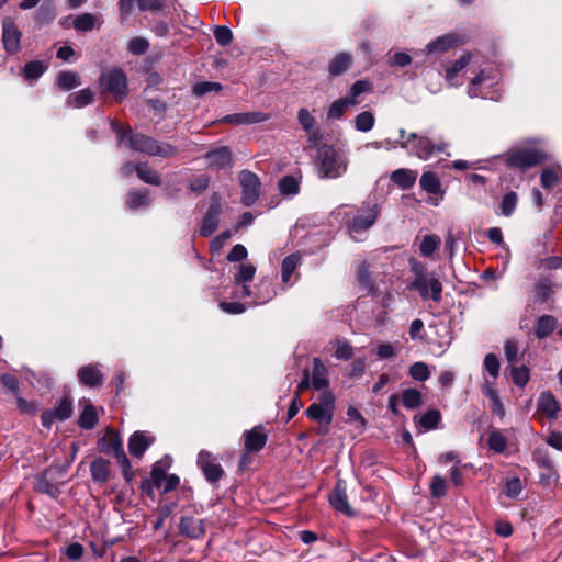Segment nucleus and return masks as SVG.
I'll use <instances>...</instances> for the list:
<instances>
[{
    "label": "nucleus",
    "instance_id": "nucleus-1",
    "mask_svg": "<svg viewBox=\"0 0 562 562\" xmlns=\"http://www.w3.org/2000/svg\"><path fill=\"white\" fill-rule=\"evenodd\" d=\"M112 128L116 133L120 142H123L124 138L128 136L130 147L134 150L162 158L175 157L178 153L177 147L168 143H159L143 134L131 135V127L128 125L114 122L112 123Z\"/></svg>",
    "mask_w": 562,
    "mask_h": 562
},
{
    "label": "nucleus",
    "instance_id": "nucleus-2",
    "mask_svg": "<svg viewBox=\"0 0 562 562\" xmlns=\"http://www.w3.org/2000/svg\"><path fill=\"white\" fill-rule=\"evenodd\" d=\"M380 209L376 203L366 202L360 207L346 213L345 221L349 234L357 239V235L367 232L376 222Z\"/></svg>",
    "mask_w": 562,
    "mask_h": 562
},
{
    "label": "nucleus",
    "instance_id": "nucleus-3",
    "mask_svg": "<svg viewBox=\"0 0 562 562\" xmlns=\"http://www.w3.org/2000/svg\"><path fill=\"white\" fill-rule=\"evenodd\" d=\"M401 147L412 149L414 154L423 160H427L434 153L445 150L443 144H436L429 137L417 135L415 133L407 134L404 130L400 131Z\"/></svg>",
    "mask_w": 562,
    "mask_h": 562
},
{
    "label": "nucleus",
    "instance_id": "nucleus-4",
    "mask_svg": "<svg viewBox=\"0 0 562 562\" xmlns=\"http://www.w3.org/2000/svg\"><path fill=\"white\" fill-rule=\"evenodd\" d=\"M548 154L538 148H518L509 151L506 156L508 167L519 170H527L547 161Z\"/></svg>",
    "mask_w": 562,
    "mask_h": 562
},
{
    "label": "nucleus",
    "instance_id": "nucleus-5",
    "mask_svg": "<svg viewBox=\"0 0 562 562\" xmlns=\"http://www.w3.org/2000/svg\"><path fill=\"white\" fill-rule=\"evenodd\" d=\"M348 167L347 158L340 155L334 147H324L319 154V172L324 178H338Z\"/></svg>",
    "mask_w": 562,
    "mask_h": 562
},
{
    "label": "nucleus",
    "instance_id": "nucleus-6",
    "mask_svg": "<svg viewBox=\"0 0 562 562\" xmlns=\"http://www.w3.org/2000/svg\"><path fill=\"white\" fill-rule=\"evenodd\" d=\"M335 396L331 392L325 390L319 395V402L311 404L306 409L305 414L311 419L327 427L333 420Z\"/></svg>",
    "mask_w": 562,
    "mask_h": 562
},
{
    "label": "nucleus",
    "instance_id": "nucleus-7",
    "mask_svg": "<svg viewBox=\"0 0 562 562\" xmlns=\"http://www.w3.org/2000/svg\"><path fill=\"white\" fill-rule=\"evenodd\" d=\"M408 289L417 291L424 300L431 299L436 303L441 301V282L437 278L428 279L423 270L416 272Z\"/></svg>",
    "mask_w": 562,
    "mask_h": 562
},
{
    "label": "nucleus",
    "instance_id": "nucleus-8",
    "mask_svg": "<svg viewBox=\"0 0 562 562\" xmlns=\"http://www.w3.org/2000/svg\"><path fill=\"white\" fill-rule=\"evenodd\" d=\"M100 85L103 90L110 92L119 101L127 95V79L121 69H111L102 74Z\"/></svg>",
    "mask_w": 562,
    "mask_h": 562
},
{
    "label": "nucleus",
    "instance_id": "nucleus-9",
    "mask_svg": "<svg viewBox=\"0 0 562 562\" xmlns=\"http://www.w3.org/2000/svg\"><path fill=\"white\" fill-rule=\"evenodd\" d=\"M244 452L240 459V467L246 464V459L249 453H256L262 450L267 443L268 436L265 427L261 425L255 426L243 434Z\"/></svg>",
    "mask_w": 562,
    "mask_h": 562
},
{
    "label": "nucleus",
    "instance_id": "nucleus-10",
    "mask_svg": "<svg viewBox=\"0 0 562 562\" xmlns=\"http://www.w3.org/2000/svg\"><path fill=\"white\" fill-rule=\"evenodd\" d=\"M561 412V405L551 391H543L537 400V408L533 417L543 422L557 420Z\"/></svg>",
    "mask_w": 562,
    "mask_h": 562
},
{
    "label": "nucleus",
    "instance_id": "nucleus-11",
    "mask_svg": "<svg viewBox=\"0 0 562 562\" xmlns=\"http://www.w3.org/2000/svg\"><path fill=\"white\" fill-rule=\"evenodd\" d=\"M72 411V400L69 395H65L57 402L53 409H46L42 413V425L46 428H50L54 422H64L70 418Z\"/></svg>",
    "mask_w": 562,
    "mask_h": 562
},
{
    "label": "nucleus",
    "instance_id": "nucleus-12",
    "mask_svg": "<svg viewBox=\"0 0 562 562\" xmlns=\"http://www.w3.org/2000/svg\"><path fill=\"white\" fill-rule=\"evenodd\" d=\"M256 267L250 262L240 263L237 267V272L234 276L235 290L233 297L251 296V290L247 283L254 279Z\"/></svg>",
    "mask_w": 562,
    "mask_h": 562
},
{
    "label": "nucleus",
    "instance_id": "nucleus-13",
    "mask_svg": "<svg viewBox=\"0 0 562 562\" xmlns=\"http://www.w3.org/2000/svg\"><path fill=\"white\" fill-rule=\"evenodd\" d=\"M239 181L241 186V202L250 206L252 205L260 194V181L257 175L251 171H241L239 173Z\"/></svg>",
    "mask_w": 562,
    "mask_h": 562
},
{
    "label": "nucleus",
    "instance_id": "nucleus-14",
    "mask_svg": "<svg viewBox=\"0 0 562 562\" xmlns=\"http://www.w3.org/2000/svg\"><path fill=\"white\" fill-rule=\"evenodd\" d=\"M21 37L22 32L14 20L10 16L4 18L2 21V42L8 54L14 55L20 50Z\"/></svg>",
    "mask_w": 562,
    "mask_h": 562
},
{
    "label": "nucleus",
    "instance_id": "nucleus-15",
    "mask_svg": "<svg viewBox=\"0 0 562 562\" xmlns=\"http://www.w3.org/2000/svg\"><path fill=\"white\" fill-rule=\"evenodd\" d=\"M198 465L203 472L205 479L210 483L218 482L223 475L224 470L222 465L216 461L215 457L209 451H201L198 456Z\"/></svg>",
    "mask_w": 562,
    "mask_h": 562
},
{
    "label": "nucleus",
    "instance_id": "nucleus-16",
    "mask_svg": "<svg viewBox=\"0 0 562 562\" xmlns=\"http://www.w3.org/2000/svg\"><path fill=\"white\" fill-rule=\"evenodd\" d=\"M297 121L307 135V142L311 145H317L322 138V133L316 125L315 117L307 109L303 108L297 112Z\"/></svg>",
    "mask_w": 562,
    "mask_h": 562
},
{
    "label": "nucleus",
    "instance_id": "nucleus-17",
    "mask_svg": "<svg viewBox=\"0 0 562 562\" xmlns=\"http://www.w3.org/2000/svg\"><path fill=\"white\" fill-rule=\"evenodd\" d=\"M78 380L89 387H99L103 384V374L98 364H87L78 370Z\"/></svg>",
    "mask_w": 562,
    "mask_h": 562
},
{
    "label": "nucleus",
    "instance_id": "nucleus-18",
    "mask_svg": "<svg viewBox=\"0 0 562 562\" xmlns=\"http://www.w3.org/2000/svg\"><path fill=\"white\" fill-rule=\"evenodd\" d=\"M540 182L546 190H553L562 186V168L559 164L544 167L540 175Z\"/></svg>",
    "mask_w": 562,
    "mask_h": 562
},
{
    "label": "nucleus",
    "instance_id": "nucleus-19",
    "mask_svg": "<svg viewBox=\"0 0 562 562\" xmlns=\"http://www.w3.org/2000/svg\"><path fill=\"white\" fill-rule=\"evenodd\" d=\"M310 380L312 382V387L317 391L325 390L328 386V369L318 358H314L313 360Z\"/></svg>",
    "mask_w": 562,
    "mask_h": 562
},
{
    "label": "nucleus",
    "instance_id": "nucleus-20",
    "mask_svg": "<svg viewBox=\"0 0 562 562\" xmlns=\"http://www.w3.org/2000/svg\"><path fill=\"white\" fill-rule=\"evenodd\" d=\"M153 441V437L143 431H136L130 437L128 451L133 457L142 458Z\"/></svg>",
    "mask_w": 562,
    "mask_h": 562
},
{
    "label": "nucleus",
    "instance_id": "nucleus-21",
    "mask_svg": "<svg viewBox=\"0 0 562 562\" xmlns=\"http://www.w3.org/2000/svg\"><path fill=\"white\" fill-rule=\"evenodd\" d=\"M221 214V206L218 203H213L202 220L200 226V235L203 237L211 236L217 228L218 216Z\"/></svg>",
    "mask_w": 562,
    "mask_h": 562
},
{
    "label": "nucleus",
    "instance_id": "nucleus-22",
    "mask_svg": "<svg viewBox=\"0 0 562 562\" xmlns=\"http://www.w3.org/2000/svg\"><path fill=\"white\" fill-rule=\"evenodd\" d=\"M268 120V115L262 112H246L226 115L222 122L235 125H248L261 123Z\"/></svg>",
    "mask_w": 562,
    "mask_h": 562
},
{
    "label": "nucleus",
    "instance_id": "nucleus-23",
    "mask_svg": "<svg viewBox=\"0 0 562 562\" xmlns=\"http://www.w3.org/2000/svg\"><path fill=\"white\" fill-rule=\"evenodd\" d=\"M328 501L330 505L338 512L347 515L353 516L355 512L348 503V497L345 488L337 484L334 491L329 494Z\"/></svg>",
    "mask_w": 562,
    "mask_h": 562
},
{
    "label": "nucleus",
    "instance_id": "nucleus-24",
    "mask_svg": "<svg viewBox=\"0 0 562 562\" xmlns=\"http://www.w3.org/2000/svg\"><path fill=\"white\" fill-rule=\"evenodd\" d=\"M205 158L207 159L209 167L222 169L231 165L232 151L227 146H222L209 151Z\"/></svg>",
    "mask_w": 562,
    "mask_h": 562
},
{
    "label": "nucleus",
    "instance_id": "nucleus-25",
    "mask_svg": "<svg viewBox=\"0 0 562 562\" xmlns=\"http://www.w3.org/2000/svg\"><path fill=\"white\" fill-rule=\"evenodd\" d=\"M276 294L272 282L269 279H261L256 284V290L251 291L252 303L265 304L269 302Z\"/></svg>",
    "mask_w": 562,
    "mask_h": 562
},
{
    "label": "nucleus",
    "instance_id": "nucleus-26",
    "mask_svg": "<svg viewBox=\"0 0 562 562\" xmlns=\"http://www.w3.org/2000/svg\"><path fill=\"white\" fill-rule=\"evenodd\" d=\"M80 405L82 406V412L79 416L78 424L83 429H92L98 423V413L94 405L90 402V400H81Z\"/></svg>",
    "mask_w": 562,
    "mask_h": 562
},
{
    "label": "nucleus",
    "instance_id": "nucleus-27",
    "mask_svg": "<svg viewBox=\"0 0 562 562\" xmlns=\"http://www.w3.org/2000/svg\"><path fill=\"white\" fill-rule=\"evenodd\" d=\"M418 177V172L412 169H397L391 173V181L403 190L411 189Z\"/></svg>",
    "mask_w": 562,
    "mask_h": 562
},
{
    "label": "nucleus",
    "instance_id": "nucleus-28",
    "mask_svg": "<svg viewBox=\"0 0 562 562\" xmlns=\"http://www.w3.org/2000/svg\"><path fill=\"white\" fill-rule=\"evenodd\" d=\"M180 531L189 538L196 539L204 535L203 521L193 517H183L180 521Z\"/></svg>",
    "mask_w": 562,
    "mask_h": 562
},
{
    "label": "nucleus",
    "instance_id": "nucleus-29",
    "mask_svg": "<svg viewBox=\"0 0 562 562\" xmlns=\"http://www.w3.org/2000/svg\"><path fill=\"white\" fill-rule=\"evenodd\" d=\"M533 292L537 301L547 303L555 294V284L548 278L539 279L535 284Z\"/></svg>",
    "mask_w": 562,
    "mask_h": 562
},
{
    "label": "nucleus",
    "instance_id": "nucleus-30",
    "mask_svg": "<svg viewBox=\"0 0 562 562\" xmlns=\"http://www.w3.org/2000/svg\"><path fill=\"white\" fill-rule=\"evenodd\" d=\"M104 440L106 441V447L103 448V451L113 454L117 459L119 463L127 464V457L124 452L122 440L119 438V436L109 434L108 438H104Z\"/></svg>",
    "mask_w": 562,
    "mask_h": 562
},
{
    "label": "nucleus",
    "instance_id": "nucleus-31",
    "mask_svg": "<svg viewBox=\"0 0 562 562\" xmlns=\"http://www.w3.org/2000/svg\"><path fill=\"white\" fill-rule=\"evenodd\" d=\"M472 55L470 53L463 54L458 60L452 63L446 68L445 77L446 80L451 85H457L456 78L458 75L470 64Z\"/></svg>",
    "mask_w": 562,
    "mask_h": 562
},
{
    "label": "nucleus",
    "instance_id": "nucleus-32",
    "mask_svg": "<svg viewBox=\"0 0 562 562\" xmlns=\"http://www.w3.org/2000/svg\"><path fill=\"white\" fill-rule=\"evenodd\" d=\"M352 63V56L348 53H339L329 63L328 70L331 76H339L347 71Z\"/></svg>",
    "mask_w": 562,
    "mask_h": 562
},
{
    "label": "nucleus",
    "instance_id": "nucleus-33",
    "mask_svg": "<svg viewBox=\"0 0 562 562\" xmlns=\"http://www.w3.org/2000/svg\"><path fill=\"white\" fill-rule=\"evenodd\" d=\"M90 471L95 482L104 483L110 477V462L103 458H98L91 462Z\"/></svg>",
    "mask_w": 562,
    "mask_h": 562
},
{
    "label": "nucleus",
    "instance_id": "nucleus-34",
    "mask_svg": "<svg viewBox=\"0 0 562 562\" xmlns=\"http://www.w3.org/2000/svg\"><path fill=\"white\" fill-rule=\"evenodd\" d=\"M420 188L427 193L437 195L441 192V182L438 176L432 171H426L422 175L419 180Z\"/></svg>",
    "mask_w": 562,
    "mask_h": 562
},
{
    "label": "nucleus",
    "instance_id": "nucleus-35",
    "mask_svg": "<svg viewBox=\"0 0 562 562\" xmlns=\"http://www.w3.org/2000/svg\"><path fill=\"white\" fill-rule=\"evenodd\" d=\"M557 326V319L551 315L540 316L535 325V335L539 339H543L554 330Z\"/></svg>",
    "mask_w": 562,
    "mask_h": 562
},
{
    "label": "nucleus",
    "instance_id": "nucleus-36",
    "mask_svg": "<svg viewBox=\"0 0 562 562\" xmlns=\"http://www.w3.org/2000/svg\"><path fill=\"white\" fill-rule=\"evenodd\" d=\"M135 171L140 180L153 186H160L161 178L157 170L148 164H137Z\"/></svg>",
    "mask_w": 562,
    "mask_h": 562
},
{
    "label": "nucleus",
    "instance_id": "nucleus-37",
    "mask_svg": "<svg viewBox=\"0 0 562 562\" xmlns=\"http://www.w3.org/2000/svg\"><path fill=\"white\" fill-rule=\"evenodd\" d=\"M301 176H284L278 182V188L283 195H295L300 191Z\"/></svg>",
    "mask_w": 562,
    "mask_h": 562
},
{
    "label": "nucleus",
    "instance_id": "nucleus-38",
    "mask_svg": "<svg viewBox=\"0 0 562 562\" xmlns=\"http://www.w3.org/2000/svg\"><path fill=\"white\" fill-rule=\"evenodd\" d=\"M56 85L61 90H71L80 85V78L75 71H60L56 77Z\"/></svg>",
    "mask_w": 562,
    "mask_h": 562
},
{
    "label": "nucleus",
    "instance_id": "nucleus-39",
    "mask_svg": "<svg viewBox=\"0 0 562 562\" xmlns=\"http://www.w3.org/2000/svg\"><path fill=\"white\" fill-rule=\"evenodd\" d=\"M300 261L301 258L296 254H292L283 259L281 266V277L284 283L290 282L292 274L300 265Z\"/></svg>",
    "mask_w": 562,
    "mask_h": 562
},
{
    "label": "nucleus",
    "instance_id": "nucleus-40",
    "mask_svg": "<svg viewBox=\"0 0 562 562\" xmlns=\"http://www.w3.org/2000/svg\"><path fill=\"white\" fill-rule=\"evenodd\" d=\"M92 100L93 93L89 89H82L67 98V105L70 108H83L90 104Z\"/></svg>",
    "mask_w": 562,
    "mask_h": 562
},
{
    "label": "nucleus",
    "instance_id": "nucleus-41",
    "mask_svg": "<svg viewBox=\"0 0 562 562\" xmlns=\"http://www.w3.org/2000/svg\"><path fill=\"white\" fill-rule=\"evenodd\" d=\"M372 86L368 80H358L351 86L348 95L345 98L349 101V104L355 106L360 103L359 97L364 92H369Z\"/></svg>",
    "mask_w": 562,
    "mask_h": 562
},
{
    "label": "nucleus",
    "instance_id": "nucleus-42",
    "mask_svg": "<svg viewBox=\"0 0 562 562\" xmlns=\"http://www.w3.org/2000/svg\"><path fill=\"white\" fill-rule=\"evenodd\" d=\"M453 35H443L427 45L428 53L446 52L456 44Z\"/></svg>",
    "mask_w": 562,
    "mask_h": 562
},
{
    "label": "nucleus",
    "instance_id": "nucleus-43",
    "mask_svg": "<svg viewBox=\"0 0 562 562\" xmlns=\"http://www.w3.org/2000/svg\"><path fill=\"white\" fill-rule=\"evenodd\" d=\"M423 401L422 393L416 389H406L402 393V403L408 409L420 406Z\"/></svg>",
    "mask_w": 562,
    "mask_h": 562
},
{
    "label": "nucleus",
    "instance_id": "nucleus-44",
    "mask_svg": "<svg viewBox=\"0 0 562 562\" xmlns=\"http://www.w3.org/2000/svg\"><path fill=\"white\" fill-rule=\"evenodd\" d=\"M350 106H353V105L349 104V101L346 98H340V99L334 101L327 111V119L328 120L340 119Z\"/></svg>",
    "mask_w": 562,
    "mask_h": 562
},
{
    "label": "nucleus",
    "instance_id": "nucleus-45",
    "mask_svg": "<svg viewBox=\"0 0 562 562\" xmlns=\"http://www.w3.org/2000/svg\"><path fill=\"white\" fill-rule=\"evenodd\" d=\"M375 119L370 111H363L355 117V127L360 132H369L373 128Z\"/></svg>",
    "mask_w": 562,
    "mask_h": 562
},
{
    "label": "nucleus",
    "instance_id": "nucleus-46",
    "mask_svg": "<svg viewBox=\"0 0 562 562\" xmlns=\"http://www.w3.org/2000/svg\"><path fill=\"white\" fill-rule=\"evenodd\" d=\"M441 240L437 235H427L423 238L419 251L424 257H430L439 247Z\"/></svg>",
    "mask_w": 562,
    "mask_h": 562
},
{
    "label": "nucleus",
    "instance_id": "nucleus-47",
    "mask_svg": "<svg viewBox=\"0 0 562 562\" xmlns=\"http://www.w3.org/2000/svg\"><path fill=\"white\" fill-rule=\"evenodd\" d=\"M510 375L514 384L519 387L526 386L530 380L529 369L526 366H513L510 368Z\"/></svg>",
    "mask_w": 562,
    "mask_h": 562
},
{
    "label": "nucleus",
    "instance_id": "nucleus-48",
    "mask_svg": "<svg viewBox=\"0 0 562 562\" xmlns=\"http://www.w3.org/2000/svg\"><path fill=\"white\" fill-rule=\"evenodd\" d=\"M46 70V66L40 60L29 61L23 69V75L27 80L40 78Z\"/></svg>",
    "mask_w": 562,
    "mask_h": 562
},
{
    "label": "nucleus",
    "instance_id": "nucleus-49",
    "mask_svg": "<svg viewBox=\"0 0 562 562\" xmlns=\"http://www.w3.org/2000/svg\"><path fill=\"white\" fill-rule=\"evenodd\" d=\"M488 448L494 452L502 453L507 448V439L499 431H492L487 440Z\"/></svg>",
    "mask_w": 562,
    "mask_h": 562
},
{
    "label": "nucleus",
    "instance_id": "nucleus-50",
    "mask_svg": "<svg viewBox=\"0 0 562 562\" xmlns=\"http://www.w3.org/2000/svg\"><path fill=\"white\" fill-rule=\"evenodd\" d=\"M441 420L440 412L437 409H430L426 412L419 419V425L425 429H435Z\"/></svg>",
    "mask_w": 562,
    "mask_h": 562
},
{
    "label": "nucleus",
    "instance_id": "nucleus-51",
    "mask_svg": "<svg viewBox=\"0 0 562 562\" xmlns=\"http://www.w3.org/2000/svg\"><path fill=\"white\" fill-rule=\"evenodd\" d=\"M517 202H518L517 193L514 191L507 192L503 196L502 202H501L502 214L504 216H510L516 209Z\"/></svg>",
    "mask_w": 562,
    "mask_h": 562
},
{
    "label": "nucleus",
    "instance_id": "nucleus-52",
    "mask_svg": "<svg viewBox=\"0 0 562 562\" xmlns=\"http://www.w3.org/2000/svg\"><path fill=\"white\" fill-rule=\"evenodd\" d=\"M409 375L416 381L424 382L430 376V371L425 362L418 361L409 367Z\"/></svg>",
    "mask_w": 562,
    "mask_h": 562
},
{
    "label": "nucleus",
    "instance_id": "nucleus-53",
    "mask_svg": "<svg viewBox=\"0 0 562 562\" xmlns=\"http://www.w3.org/2000/svg\"><path fill=\"white\" fill-rule=\"evenodd\" d=\"M524 484L518 476L512 477L506 481L504 493L509 498H516L522 491Z\"/></svg>",
    "mask_w": 562,
    "mask_h": 562
},
{
    "label": "nucleus",
    "instance_id": "nucleus-54",
    "mask_svg": "<svg viewBox=\"0 0 562 562\" xmlns=\"http://www.w3.org/2000/svg\"><path fill=\"white\" fill-rule=\"evenodd\" d=\"M95 18L90 13L77 16L74 21V27L78 31H91L94 27Z\"/></svg>",
    "mask_w": 562,
    "mask_h": 562
},
{
    "label": "nucleus",
    "instance_id": "nucleus-55",
    "mask_svg": "<svg viewBox=\"0 0 562 562\" xmlns=\"http://www.w3.org/2000/svg\"><path fill=\"white\" fill-rule=\"evenodd\" d=\"M222 85L218 82L203 81L193 86L192 91L195 95L201 97L212 91H220Z\"/></svg>",
    "mask_w": 562,
    "mask_h": 562
},
{
    "label": "nucleus",
    "instance_id": "nucleus-56",
    "mask_svg": "<svg viewBox=\"0 0 562 562\" xmlns=\"http://www.w3.org/2000/svg\"><path fill=\"white\" fill-rule=\"evenodd\" d=\"M149 42L144 37H133L128 42V50L134 55H142L147 52Z\"/></svg>",
    "mask_w": 562,
    "mask_h": 562
},
{
    "label": "nucleus",
    "instance_id": "nucleus-57",
    "mask_svg": "<svg viewBox=\"0 0 562 562\" xmlns=\"http://www.w3.org/2000/svg\"><path fill=\"white\" fill-rule=\"evenodd\" d=\"M214 37L220 45L227 46L233 41V33L227 26H216Z\"/></svg>",
    "mask_w": 562,
    "mask_h": 562
},
{
    "label": "nucleus",
    "instance_id": "nucleus-58",
    "mask_svg": "<svg viewBox=\"0 0 562 562\" xmlns=\"http://www.w3.org/2000/svg\"><path fill=\"white\" fill-rule=\"evenodd\" d=\"M484 369L490 373L493 379L499 374V361L494 353H487L484 358Z\"/></svg>",
    "mask_w": 562,
    "mask_h": 562
},
{
    "label": "nucleus",
    "instance_id": "nucleus-59",
    "mask_svg": "<svg viewBox=\"0 0 562 562\" xmlns=\"http://www.w3.org/2000/svg\"><path fill=\"white\" fill-rule=\"evenodd\" d=\"M430 491H431V495L434 497H441V496L446 495V492H447L446 480L438 475L434 476L430 482Z\"/></svg>",
    "mask_w": 562,
    "mask_h": 562
},
{
    "label": "nucleus",
    "instance_id": "nucleus-60",
    "mask_svg": "<svg viewBox=\"0 0 562 562\" xmlns=\"http://www.w3.org/2000/svg\"><path fill=\"white\" fill-rule=\"evenodd\" d=\"M353 349L348 341H338L335 350V357L340 360H348L352 357Z\"/></svg>",
    "mask_w": 562,
    "mask_h": 562
},
{
    "label": "nucleus",
    "instance_id": "nucleus-61",
    "mask_svg": "<svg viewBox=\"0 0 562 562\" xmlns=\"http://www.w3.org/2000/svg\"><path fill=\"white\" fill-rule=\"evenodd\" d=\"M0 381L4 387H7L10 392L18 395L20 392L19 380L15 375L10 373H4L0 376Z\"/></svg>",
    "mask_w": 562,
    "mask_h": 562
},
{
    "label": "nucleus",
    "instance_id": "nucleus-62",
    "mask_svg": "<svg viewBox=\"0 0 562 562\" xmlns=\"http://www.w3.org/2000/svg\"><path fill=\"white\" fill-rule=\"evenodd\" d=\"M131 209H137L147 204V193L143 191L131 192L127 200Z\"/></svg>",
    "mask_w": 562,
    "mask_h": 562
},
{
    "label": "nucleus",
    "instance_id": "nucleus-63",
    "mask_svg": "<svg viewBox=\"0 0 562 562\" xmlns=\"http://www.w3.org/2000/svg\"><path fill=\"white\" fill-rule=\"evenodd\" d=\"M16 406L21 414L35 416L37 413V406L34 402H30L23 397L16 398Z\"/></svg>",
    "mask_w": 562,
    "mask_h": 562
},
{
    "label": "nucleus",
    "instance_id": "nucleus-64",
    "mask_svg": "<svg viewBox=\"0 0 562 562\" xmlns=\"http://www.w3.org/2000/svg\"><path fill=\"white\" fill-rule=\"evenodd\" d=\"M505 357L508 362H516L518 360V342L514 339H508L504 345Z\"/></svg>",
    "mask_w": 562,
    "mask_h": 562
}]
</instances>
